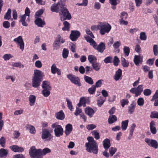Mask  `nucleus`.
<instances>
[{
  "label": "nucleus",
  "mask_w": 158,
  "mask_h": 158,
  "mask_svg": "<svg viewBox=\"0 0 158 158\" xmlns=\"http://www.w3.org/2000/svg\"><path fill=\"white\" fill-rule=\"evenodd\" d=\"M142 60V59L141 58L140 56L139 55L135 56L134 59V62L135 64L136 65L139 64V63Z\"/></svg>",
  "instance_id": "obj_31"
},
{
  "label": "nucleus",
  "mask_w": 158,
  "mask_h": 158,
  "mask_svg": "<svg viewBox=\"0 0 158 158\" xmlns=\"http://www.w3.org/2000/svg\"><path fill=\"white\" fill-rule=\"evenodd\" d=\"M144 101L143 98H139L137 100V103L138 106H143L144 104Z\"/></svg>",
  "instance_id": "obj_44"
},
{
  "label": "nucleus",
  "mask_w": 158,
  "mask_h": 158,
  "mask_svg": "<svg viewBox=\"0 0 158 158\" xmlns=\"http://www.w3.org/2000/svg\"><path fill=\"white\" fill-rule=\"evenodd\" d=\"M88 143H86L85 146L86 151L89 152L93 153L95 154H97L98 152V145L96 141L91 137H87Z\"/></svg>",
  "instance_id": "obj_1"
},
{
  "label": "nucleus",
  "mask_w": 158,
  "mask_h": 158,
  "mask_svg": "<svg viewBox=\"0 0 158 158\" xmlns=\"http://www.w3.org/2000/svg\"><path fill=\"white\" fill-rule=\"evenodd\" d=\"M80 35V33L78 31H72L70 35V39L73 41L76 40Z\"/></svg>",
  "instance_id": "obj_10"
},
{
  "label": "nucleus",
  "mask_w": 158,
  "mask_h": 158,
  "mask_svg": "<svg viewBox=\"0 0 158 158\" xmlns=\"http://www.w3.org/2000/svg\"><path fill=\"white\" fill-rule=\"evenodd\" d=\"M55 134L56 136L60 137L62 135L63 133V130L61 126H57L56 128L54 129Z\"/></svg>",
  "instance_id": "obj_12"
},
{
  "label": "nucleus",
  "mask_w": 158,
  "mask_h": 158,
  "mask_svg": "<svg viewBox=\"0 0 158 158\" xmlns=\"http://www.w3.org/2000/svg\"><path fill=\"white\" fill-rule=\"evenodd\" d=\"M84 37L86 41L89 43L90 45L93 46L94 48L95 46H96L97 44L94 40L93 39V38L87 35L85 36Z\"/></svg>",
  "instance_id": "obj_16"
},
{
  "label": "nucleus",
  "mask_w": 158,
  "mask_h": 158,
  "mask_svg": "<svg viewBox=\"0 0 158 158\" xmlns=\"http://www.w3.org/2000/svg\"><path fill=\"white\" fill-rule=\"evenodd\" d=\"M10 148L12 151L15 152H21L24 150L22 148L19 147L16 145L10 146Z\"/></svg>",
  "instance_id": "obj_20"
},
{
  "label": "nucleus",
  "mask_w": 158,
  "mask_h": 158,
  "mask_svg": "<svg viewBox=\"0 0 158 158\" xmlns=\"http://www.w3.org/2000/svg\"><path fill=\"white\" fill-rule=\"evenodd\" d=\"M2 25L5 28H8L10 26V23L7 21H4L2 23Z\"/></svg>",
  "instance_id": "obj_61"
},
{
  "label": "nucleus",
  "mask_w": 158,
  "mask_h": 158,
  "mask_svg": "<svg viewBox=\"0 0 158 158\" xmlns=\"http://www.w3.org/2000/svg\"><path fill=\"white\" fill-rule=\"evenodd\" d=\"M88 59L89 63L92 64L95 62V61L97 60V58L95 56L92 55H89L88 57Z\"/></svg>",
  "instance_id": "obj_36"
},
{
  "label": "nucleus",
  "mask_w": 158,
  "mask_h": 158,
  "mask_svg": "<svg viewBox=\"0 0 158 158\" xmlns=\"http://www.w3.org/2000/svg\"><path fill=\"white\" fill-rule=\"evenodd\" d=\"M103 146L106 150H107L110 146V139H105L102 142Z\"/></svg>",
  "instance_id": "obj_22"
},
{
  "label": "nucleus",
  "mask_w": 158,
  "mask_h": 158,
  "mask_svg": "<svg viewBox=\"0 0 158 158\" xmlns=\"http://www.w3.org/2000/svg\"><path fill=\"white\" fill-rule=\"evenodd\" d=\"M64 27L62 29L63 31H69L70 30V24L68 22L65 21L63 22Z\"/></svg>",
  "instance_id": "obj_30"
},
{
  "label": "nucleus",
  "mask_w": 158,
  "mask_h": 158,
  "mask_svg": "<svg viewBox=\"0 0 158 158\" xmlns=\"http://www.w3.org/2000/svg\"><path fill=\"white\" fill-rule=\"evenodd\" d=\"M35 100L36 97L35 96L32 95H30L29 97V100L30 102L29 104L31 106H32L34 105Z\"/></svg>",
  "instance_id": "obj_28"
},
{
  "label": "nucleus",
  "mask_w": 158,
  "mask_h": 158,
  "mask_svg": "<svg viewBox=\"0 0 158 158\" xmlns=\"http://www.w3.org/2000/svg\"><path fill=\"white\" fill-rule=\"evenodd\" d=\"M150 117L152 118H156L158 119V112L155 111L151 112Z\"/></svg>",
  "instance_id": "obj_46"
},
{
  "label": "nucleus",
  "mask_w": 158,
  "mask_h": 158,
  "mask_svg": "<svg viewBox=\"0 0 158 158\" xmlns=\"http://www.w3.org/2000/svg\"><path fill=\"white\" fill-rule=\"evenodd\" d=\"M69 51L68 49L64 48L63 50L62 56L63 58L66 59L68 56Z\"/></svg>",
  "instance_id": "obj_41"
},
{
  "label": "nucleus",
  "mask_w": 158,
  "mask_h": 158,
  "mask_svg": "<svg viewBox=\"0 0 158 158\" xmlns=\"http://www.w3.org/2000/svg\"><path fill=\"white\" fill-rule=\"evenodd\" d=\"M84 78L85 81L87 83L90 85H92L94 84L93 81L91 77L85 75L84 76Z\"/></svg>",
  "instance_id": "obj_33"
},
{
  "label": "nucleus",
  "mask_w": 158,
  "mask_h": 158,
  "mask_svg": "<svg viewBox=\"0 0 158 158\" xmlns=\"http://www.w3.org/2000/svg\"><path fill=\"white\" fill-rule=\"evenodd\" d=\"M30 21V19L29 17H25L24 15L20 16V22H21L22 25L25 27H27L28 25V23Z\"/></svg>",
  "instance_id": "obj_11"
},
{
  "label": "nucleus",
  "mask_w": 158,
  "mask_h": 158,
  "mask_svg": "<svg viewBox=\"0 0 158 158\" xmlns=\"http://www.w3.org/2000/svg\"><path fill=\"white\" fill-rule=\"evenodd\" d=\"M66 100L67 102V104L69 109L70 110L72 111L73 108L72 102L68 99H66Z\"/></svg>",
  "instance_id": "obj_56"
},
{
  "label": "nucleus",
  "mask_w": 158,
  "mask_h": 158,
  "mask_svg": "<svg viewBox=\"0 0 158 158\" xmlns=\"http://www.w3.org/2000/svg\"><path fill=\"white\" fill-rule=\"evenodd\" d=\"M14 41L17 43L18 44H19L20 43L23 41L22 37L21 36H19L17 38L14 39Z\"/></svg>",
  "instance_id": "obj_54"
},
{
  "label": "nucleus",
  "mask_w": 158,
  "mask_h": 158,
  "mask_svg": "<svg viewBox=\"0 0 158 158\" xmlns=\"http://www.w3.org/2000/svg\"><path fill=\"white\" fill-rule=\"evenodd\" d=\"M56 117L57 119L63 120L64 118L65 115L63 111L61 110L56 114Z\"/></svg>",
  "instance_id": "obj_26"
},
{
  "label": "nucleus",
  "mask_w": 158,
  "mask_h": 158,
  "mask_svg": "<svg viewBox=\"0 0 158 158\" xmlns=\"http://www.w3.org/2000/svg\"><path fill=\"white\" fill-rule=\"evenodd\" d=\"M30 156L31 158H42L41 156V150L37 149L35 147H31L29 151Z\"/></svg>",
  "instance_id": "obj_5"
},
{
  "label": "nucleus",
  "mask_w": 158,
  "mask_h": 158,
  "mask_svg": "<svg viewBox=\"0 0 158 158\" xmlns=\"http://www.w3.org/2000/svg\"><path fill=\"white\" fill-rule=\"evenodd\" d=\"M158 98V90L156 91L152 97V98L151 100V101H153L155 100Z\"/></svg>",
  "instance_id": "obj_64"
},
{
  "label": "nucleus",
  "mask_w": 158,
  "mask_h": 158,
  "mask_svg": "<svg viewBox=\"0 0 158 158\" xmlns=\"http://www.w3.org/2000/svg\"><path fill=\"white\" fill-rule=\"evenodd\" d=\"M27 129L32 134H34L35 133L36 131L34 127L31 125H27L26 126Z\"/></svg>",
  "instance_id": "obj_34"
},
{
  "label": "nucleus",
  "mask_w": 158,
  "mask_h": 158,
  "mask_svg": "<svg viewBox=\"0 0 158 158\" xmlns=\"http://www.w3.org/2000/svg\"><path fill=\"white\" fill-rule=\"evenodd\" d=\"M62 3H58L57 4H54L51 7V10L52 12L58 13L60 8V6L62 5Z\"/></svg>",
  "instance_id": "obj_15"
},
{
  "label": "nucleus",
  "mask_w": 158,
  "mask_h": 158,
  "mask_svg": "<svg viewBox=\"0 0 158 158\" xmlns=\"http://www.w3.org/2000/svg\"><path fill=\"white\" fill-rule=\"evenodd\" d=\"M85 114L90 118H92L95 112L92 108L88 106L85 108Z\"/></svg>",
  "instance_id": "obj_14"
},
{
  "label": "nucleus",
  "mask_w": 158,
  "mask_h": 158,
  "mask_svg": "<svg viewBox=\"0 0 158 158\" xmlns=\"http://www.w3.org/2000/svg\"><path fill=\"white\" fill-rule=\"evenodd\" d=\"M11 10L10 9L8 10L7 11L4 15V19H5L9 20L11 18Z\"/></svg>",
  "instance_id": "obj_35"
},
{
  "label": "nucleus",
  "mask_w": 158,
  "mask_h": 158,
  "mask_svg": "<svg viewBox=\"0 0 158 158\" xmlns=\"http://www.w3.org/2000/svg\"><path fill=\"white\" fill-rule=\"evenodd\" d=\"M5 143V139L3 137H2L0 139V144L2 147H4Z\"/></svg>",
  "instance_id": "obj_60"
},
{
  "label": "nucleus",
  "mask_w": 158,
  "mask_h": 158,
  "mask_svg": "<svg viewBox=\"0 0 158 158\" xmlns=\"http://www.w3.org/2000/svg\"><path fill=\"white\" fill-rule=\"evenodd\" d=\"M117 120V118L115 115H110L108 119V123L110 124L114 123Z\"/></svg>",
  "instance_id": "obj_29"
},
{
  "label": "nucleus",
  "mask_w": 158,
  "mask_h": 158,
  "mask_svg": "<svg viewBox=\"0 0 158 158\" xmlns=\"http://www.w3.org/2000/svg\"><path fill=\"white\" fill-rule=\"evenodd\" d=\"M76 47L75 44L71 43L69 44V48L73 52H76L75 48Z\"/></svg>",
  "instance_id": "obj_45"
},
{
  "label": "nucleus",
  "mask_w": 158,
  "mask_h": 158,
  "mask_svg": "<svg viewBox=\"0 0 158 158\" xmlns=\"http://www.w3.org/2000/svg\"><path fill=\"white\" fill-rule=\"evenodd\" d=\"M52 136L50 131L46 129L43 130L42 132V138L46 141H50Z\"/></svg>",
  "instance_id": "obj_8"
},
{
  "label": "nucleus",
  "mask_w": 158,
  "mask_h": 158,
  "mask_svg": "<svg viewBox=\"0 0 158 158\" xmlns=\"http://www.w3.org/2000/svg\"><path fill=\"white\" fill-rule=\"evenodd\" d=\"M43 74L41 71L37 69L34 70L32 80V85L33 87L36 88L40 85L42 80Z\"/></svg>",
  "instance_id": "obj_2"
},
{
  "label": "nucleus",
  "mask_w": 158,
  "mask_h": 158,
  "mask_svg": "<svg viewBox=\"0 0 158 158\" xmlns=\"http://www.w3.org/2000/svg\"><path fill=\"white\" fill-rule=\"evenodd\" d=\"M35 24L39 27H43L45 24L44 21H43L41 19L37 18L35 21Z\"/></svg>",
  "instance_id": "obj_23"
},
{
  "label": "nucleus",
  "mask_w": 158,
  "mask_h": 158,
  "mask_svg": "<svg viewBox=\"0 0 158 158\" xmlns=\"http://www.w3.org/2000/svg\"><path fill=\"white\" fill-rule=\"evenodd\" d=\"M51 150L50 149L48 148H45L42 151H41V156L42 155H45L47 153H50Z\"/></svg>",
  "instance_id": "obj_49"
},
{
  "label": "nucleus",
  "mask_w": 158,
  "mask_h": 158,
  "mask_svg": "<svg viewBox=\"0 0 158 158\" xmlns=\"http://www.w3.org/2000/svg\"><path fill=\"white\" fill-rule=\"evenodd\" d=\"M128 17L127 13L124 11L122 12L121 13V15L120 16V19H126Z\"/></svg>",
  "instance_id": "obj_57"
},
{
  "label": "nucleus",
  "mask_w": 158,
  "mask_h": 158,
  "mask_svg": "<svg viewBox=\"0 0 158 158\" xmlns=\"http://www.w3.org/2000/svg\"><path fill=\"white\" fill-rule=\"evenodd\" d=\"M122 64L124 67H128L129 63L128 61H127L125 58L122 57L121 58Z\"/></svg>",
  "instance_id": "obj_38"
},
{
  "label": "nucleus",
  "mask_w": 158,
  "mask_h": 158,
  "mask_svg": "<svg viewBox=\"0 0 158 158\" xmlns=\"http://www.w3.org/2000/svg\"><path fill=\"white\" fill-rule=\"evenodd\" d=\"M129 121L127 120L123 121L121 123V128L123 130H126L128 126Z\"/></svg>",
  "instance_id": "obj_32"
},
{
  "label": "nucleus",
  "mask_w": 158,
  "mask_h": 158,
  "mask_svg": "<svg viewBox=\"0 0 158 158\" xmlns=\"http://www.w3.org/2000/svg\"><path fill=\"white\" fill-rule=\"evenodd\" d=\"M96 89V88L94 85H93L92 86L88 89V91L89 94H94Z\"/></svg>",
  "instance_id": "obj_43"
},
{
  "label": "nucleus",
  "mask_w": 158,
  "mask_h": 158,
  "mask_svg": "<svg viewBox=\"0 0 158 158\" xmlns=\"http://www.w3.org/2000/svg\"><path fill=\"white\" fill-rule=\"evenodd\" d=\"M59 10V13L60 19L62 21H64L66 19L70 20L71 19V15L67 9V6L63 3L60 6Z\"/></svg>",
  "instance_id": "obj_3"
},
{
  "label": "nucleus",
  "mask_w": 158,
  "mask_h": 158,
  "mask_svg": "<svg viewBox=\"0 0 158 158\" xmlns=\"http://www.w3.org/2000/svg\"><path fill=\"white\" fill-rule=\"evenodd\" d=\"M65 133L66 135H68L70 134L73 130L72 125L70 123L68 124L65 126Z\"/></svg>",
  "instance_id": "obj_17"
},
{
  "label": "nucleus",
  "mask_w": 158,
  "mask_h": 158,
  "mask_svg": "<svg viewBox=\"0 0 158 158\" xmlns=\"http://www.w3.org/2000/svg\"><path fill=\"white\" fill-rule=\"evenodd\" d=\"M8 154V151L7 149L1 148L0 149V158H6Z\"/></svg>",
  "instance_id": "obj_21"
},
{
  "label": "nucleus",
  "mask_w": 158,
  "mask_h": 158,
  "mask_svg": "<svg viewBox=\"0 0 158 158\" xmlns=\"http://www.w3.org/2000/svg\"><path fill=\"white\" fill-rule=\"evenodd\" d=\"M51 71L52 73L53 74L57 73L58 75H60L61 73L60 70L56 67V65L55 64H53L52 66Z\"/></svg>",
  "instance_id": "obj_18"
},
{
  "label": "nucleus",
  "mask_w": 158,
  "mask_h": 158,
  "mask_svg": "<svg viewBox=\"0 0 158 158\" xmlns=\"http://www.w3.org/2000/svg\"><path fill=\"white\" fill-rule=\"evenodd\" d=\"M123 53L126 56H128L130 52V49L128 47L124 46L123 48Z\"/></svg>",
  "instance_id": "obj_42"
},
{
  "label": "nucleus",
  "mask_w": 158,
  "mask_h": 158,
  "mask_svg": "<svg viewBox=\"0 0 158 158\" xmlns=\"http://www.w3.org/2000/svg\"><path fill=\"white\" fill-rule=\"evenodd\" d=\"M155 126V122L154 121H151L150 123V127L151 131L153 134H156V130Z\"/></svg>",
  "instance_id": "obj_25"
},
{
  "label": "nucleus",
  "mask_w": 158,
  "mask_h": 158,
  "mask_svg": "<svg viewBox=\"0 0 158 158\" xmlns=\"http://www.w3.org/2000/svg\"><path fill=\"white\" fill-rule=\"evenodd\" d=\"M153 50L154 55L157 56L158 55V46L157 45L155 44L153 45Z\"/></svg>",
  "instance_id": "obj_51"
},
{
  "label": "nucleus",
  "mask_w": 158,
  "mask_h": 158,
  "mask_svg": "<svg viewBox=\"0 0 158 158\" xmlns=\"http://www.w3.org/2000/svg\"><path fill=\"white\" fill-rule=\"evenodd\" d=\"M12 57L13 56L10 54H5L3 56V58L5 60H7Z\"/></svg>",
  "instance_id": "obj_63"
},
{
  "label": "nucleus",
  "mask_w": 158,
  "mask_h": 158,
  "mask_svg": "<svg viewBox=\"0 0 158 158\" xmlns=\"http://www.w3.org/2000/svg\"><path fill=\"white\" fill-rule=\"evenodd\" d=\"M85 98L84 97H82L80 98L79 100V102L78 103V105L80 107L82 105L84 106H85Z\"/></svg>",
  "instance_id": "obj_39"
},
{
  "label": "nucleus",
  "mask_w": 158,
  "mask_h": 158,
  "mask_svg": "<svg viewBox=\"0 0 158 158\" xmlns=\"http://www.w3.org/2000/svg\"><path fill=\"white\" fill-rule=\"evenodd\" d=\"M65 42L64 40L62 38L60 35H58L55 40L53 44L54 49L57 50L60 48L61 43L63 44Z\"/></svg>",
  "instance_id": "obj_6"
},
{
  "label": "nucleus",
  "mask_w": 158,
  "mask_h": 158,
  "mask_svg": "<svg viewBox=\"0 0 158 158\" xmlns=\"http://www.w3.org/2000/svg\"><path fill=\"white\" fill-rule=\"evenodd\" d=\"M117 150V149L115 148L111 147L109 149V153L110 155L112 156L115 153Z\"/></svg>",
  "instance_id": "obj_55"
},
{
  "label": "nucleus",
  "mask_w": 158,
  "mask_h": 158,
  "mask_svg": "<svg viewBox=\"0 0 158 158\" xmlns=\"http://www.w3.org/2000/svg\"><path fill=\"white\" fill-rule=\"evenodd\" d=\"M85 31L86 34L89 35L91 38H94V36L93 35L92 32L88 28H87L85 30Z\"/></svg>",
  "instance_id": "obj_59"
},
{
  "label": "nucleus",
  "mask_w": 158,
  "mask_h": 158,
  "mask_svg": "<svg viewBox=\"0 0 158 158\" xmlns=\"http://www.w3.org/2000/svg\"><path fill=\"white\" fill-rule=\"evenodd\" d=\"M122 75V71L120 69H119L115 72L114 76V79L115 81H118L120 79H121Z\"/></svg>",
  "instance_id": "obj_19"
},
{
  "label": "nucleus",
  "mask_w": 158,
  "mask_h": 158,
  "mask_svg": "<svg viewBox=\"0 0 158 158\" xmlns=\"http://www.w3.org/2000/svg\"><path fill=\"white\" fill-rule=\"evenodd\" d=\"M136 92V97L140 95L143 90V85H140L138 86L137 88H135Z\"/></svg>",
  "instance_id": "obj_27"
},
{
  "label": "nucleus",
  "mask_w": 158,
  "mask_h": 158,
  "mask_svg": "<svg viewBox=\"0 0 158 158\" xmlns=\"http://www.w3.org/2000/svg\"><path fill=\"white\" fill-rule=\"evenodd\" d=\"M145 142L150 146L152 147L155 149L158 148V143L156 140L150 139L146 138Z\"/></svg>",
  "instance_id": "obj_9"
},
{
  "label": "nucleus",
  "mask_w": 158,
  "mask_h": 158,
  "mask_svg": "<svg viewBox=\"0 0 158 158\" xmlns=\"http://www.w3.org/2000/svg\"><path fill=\"white\" fill-rule=\"evenodd\" d=\"M135 104L133 102L129 107L128 112L130 114H132L134 111L135 108Z\"/></svg>",
  "instance_id": "obj_37"
},
{
  "label": "nucleus",
  "mask_w": 158,
  "mask_h": 158,
  "mask_svg": "<svg viewBox=\"0 0 158 158\" xmlns=\"http://www.w3.org/2000/svg\"><path fill=\"white\" fill-rule=\"evenodd\" d=\"M112 56H109L106 57L104 60V61L106 64L111 63L112 60Z\"/></svg>",
  "instance_id": "obj_53"
},
{
  "label": "nucleus",
  "mask_w": 158,
  "mask_h": 158,
  "mask_svg": "<svg viewBox=\"0 0 158 158\" xmlns=\"http://www.w3.org/2000/svg\"><path fill=\"white\" fill-rule=\"evenodd\" d=\"M119 62V59L118 57L115 56L114 57L113 60V64L115 66H117L118 64V63Z\"/></svg>",
  "instance_id": "obj_62"
},
{
  "label": "nucleus",
  "mask_w": 158,
  "mask_h": 158,
  "mask_svg": "<svg viewBox=\"0 0 158 158\" xmlns=\"http://www.w3.org/2000/svg\"><path fill=\"white\" fill-rule=\"evenodd\" d=\"M67 77L73 83L78 86H81V84L80 82V79L79 77L72 74L68 75Z\"/></svg>",
  "instance_id": "obj_7"
},
{
  "label": "nucleus",
  "mask_w": 158,
  "mask_h": 158,
  "mask_svg": "<svg viewBox=\"0 0 158 158\" xmlns=\"http://www.w3.org/2000/svg\"><path fill=\"white\" fill-rule=\"evenodd\" d=\"M92 135L94 136L96 139H98L100 138V135L98 132L96 130L93 131L92 132Z\"/></svg>",
  "instance_id": "obj_50"
},
{
  "label": "nucleus",
  "mask_w": 158,
  "mask_h": 158,
  "mask_svg": "<svg viewBox=\"0 0 158 158\" xmlns=\"http://www.w3.org/2000/svg\"><path fill=\"white\" fill-rule=\"evenodd\" d=\"M42 88L43 89H51V87L50 85V83L48 81H43L42 85Z\"/></svg>",
  "instance_id": "obj_24"
},
{
  "label": "nucleus",
  "mask_w": 158,
  "mask_h": 158,
  "mask_svg": "<svg viewBox=\"0 0 158 158\" xmlns=\"http://www.w3.org/2000/svg\"><path fill=\"white\" fill-rule=\"evenodd\" d=\"M99 32L102 35H104L106 33H108L111 29V26L107 23L100 22L99 23Z\"/></svg>",
  "instance_id": "obj_4"
},
{
  "label": "nucleus",
  "mask_w": 158,
  "mask_h": 158,
  "mask_svg": "<svg viewBox=\"0 0 158 158\" xmlns=\"http://www.w3.org/2000/svg\"><path fill=\"white\" fill-rule=\"evenodd\" d=\"M151 94L152 91L149 89H146L143 90V94L145 96H149Z\"/></svg>",
  "instance_id": "obj_58"
},
{
  "label": "nucleus",
  "mask_w": 158,
  "mask_h": 158,
  "mask_svg": "<svg viewBox=\"0 0 158 158\" xmlns=\"http://www.w3.org/2000/svg\"><path fill=\"white\" fill-rule=\"evenodd\" d=\"M105 100L106 99H103L102 97H100V99L97 101L98 105L99 107L101 106L105 102Z\"/></svg>",
  "instance_id": "obj_48"
},
{
  "label": "nucleus",
  "mask_w": 158,
  "mask_h": 158,
  "mask_svg": "<svg viewBox=\"0 0 158 158\" xmlns=\"http://www.w3.org/2000/svg\"><path fill=\"white\" fill-rule=\"evenodd\" d=\"M50 90L43 89L42 91V94L45 97H48L49 96L50 94Z\"/></svg>",
  "instance_id": "obj_52"
},
{
  "label": "nucleus",
  "mask_w": 158,
  "mask_h": 158,
  "mask_svg": "<svg viewBox=\"0 0 158 158\" xmlns=\"http://www.w3.org/2000/svg\"><path fill=\"white\" fill-rule=\"evenodd\" d=\"M147 35L145 32H140V34L139 38L141 40H145L147 39Z\"/></svg>",
  "instance_id": "obj_47"
},
{
  "label": "nucleus",
  "mask_w": 158,
  "mask_h": 158,
  "mask_svg": "<svg viewBox=\"0 0 158 158\" xmlns=\"http://www.w3.org/2000/svg\"><path fill=\"white\" fill-rule=\"evenodd\" d=\"M105 48V44L103 42H101L98 45L97 44L94 48L95 49L101 53L103 52Z\"/></svg>",
  "instance_id": "obj_13"
},
{
  "label": "nucleus",
  "mask_w": 158,
  "mask_h": 158,
  "mask_svg": "<svg viewBox=\"0 0 158 158\" xmlns=\"http://www.w3.org/2000/svg\"><path fill=\"white\" fill-rule=\"evenodd\" d=\"M92 64L93 69L96 71H98L100 69V65L98 63L94 62Z\"/></svg>",
  "instance_id": "obj_40"
}]
</instances>
